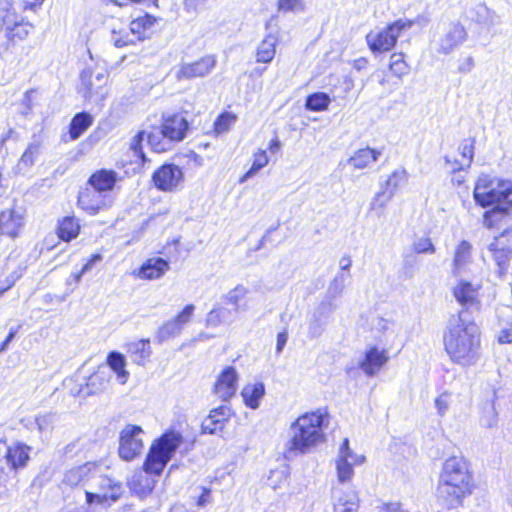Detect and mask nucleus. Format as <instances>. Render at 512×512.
Returning a JSON list of instances; mask_svg holds the SVG:
<instances>
[{
  "instance_id": "obj_1",
  "label": "nucleus",
  "mask_w": 512,
  "mask_h": 512,
  "mask_svg": "<svg viewBox=\"0 0 512 512\" xmlns=\"http://www.w3.org/2000/svg\"><path fill=\"white\" fill-rule=\"evenodd\" d=\"M450 360L462 367L475 365L481 358V331L466 311L452 315L443 335Z\"/></svg>"
},
{
  "instance_id": "obj_2",
  "label": "nucleus",
  "mask_w": 512,
  "mask_h": 512,
  "mask_svg": "<svg viewBox=\"0 0 512 512\" xmlns=\"http://www.w3.org/2000/svg\"><path fill=\"white\" fill-rule=\"evenodd\" d=\"M473 198L483 208L492 207L483 214L486 228L499 227L512 221V182L488 174L476 181Z\"/></svg>"
},
{
  "instance_id": "obj_3",
  "label": "nucleus",
  "mask_w": 512,
  "mask_h": 512,
  "mask_svg": "<svg viewBox=\"0 0 512 512\" xmlns=\"http://www.w3.org/2000/svg\"><path fill=\"white\" fill-rule=\"evenodd\" d=\"M472 475L467 461L461 456H452L443 463L436 498L443 509H454L462 505L463 499L472 493Z\"/></svg>"
},
{
  "instance_id": "obj_4",
  "label": "nucleus",
  "mask_w": 512,
  "mask_h": 512,
  "mask_svg": "<svg viewBox=\"0 0 512 512\" xmlns=\"http://www.w3.org/2000/svg\"><path fill=\"white\" fill-rule=\"evenodd\" d=\"M323 415L319 412L299 416L289 428V441L286 444L290 454H305L324 440Z\"/></svg>"
},
{
  "instance_id": "obj_5",
  "label": "nucleus",
  "mask_w": 512,
  "mask_h": 512,
  "mask_svg": "<svg viewBox=\"0 0 512 512\" xmlns=\"http://www.w3.org/2000/svg\"><path fill=\"white\" fill-rule=\"evenodd\" d=\"M183 441V435L179 431L174 429L165 431L152 443L143 465L144 472L159 476Z\"/></svg>"
},
{
  "instance_id": "obj_6",
  "label": "nucleus",
  "mask_w": 512,
  "mask_h": 512,
  "mask_svg": "<svg viewBox=\"0 0 512 512\" xmlns=\"http://www.w3.org/2000/svg\"><path fill=\"white\" fill-rule=\"evenodd\" d=\"M108 73L103 68L86 67L80 74L79 92L89 102L101 103L108 96Z\"/></svg>"
},
{
  "instance_id": "obj_7",
  "label": "nucleus",
  "mask_w": 512,
  "mask_h": 512,
  "mask_svg": "<svg viewBox=\"0 0 512 512\" xmlns=\"http://www.w3.org/2000/svg\"><path fill=\"white\" fill-rule=\"evenodd\" d=\"M96 483L95 491L85 490L86 503L91 508L98 505L104 508L110 507L124 493V487L121 482L107 476H97L94 478Z\"/></svg>"
},
{
  "instance_id": "obj_8",
  "label": "nucleus",
  "mask_w": 512,
  "mask_h": 512,
  "mask_svg": "<svg viewBox=\"0 0 512 512\" xmlns=\"http://www.w3.org/2000/svg\"><path fill=\"white\" fill-rule=\"evenodd\" d=\"M412 25V21L400 19L378 32L369 33L366 37L369 48L373 52L389 51L396 44L401 32L410 29Z\"/></svg>"
},
{
  "instance_id": "obj_9",
  "label": "nucleus",
  "mask_w": 512,
  "mask_h": 512,
  "mask_svg": "<svg viewBox=\"0 0 512 512\" xmlns=\"http://www.w3.org/2000/svg\"><path fill=\"white\" fill-rule=\"evenodd\" d=\"M144 430L138 425H126L120 432L119 456L131 461L141 454L144 448Z\"/></svg>"
},
{
  "instance_id": "obj_10",
  "label": "nucleus",
  "mask_w": 512,
  "mask_h": 512,
  "mask_svg": "<svg viewBox=\"0 0 512 512\" xmlns=\"http://www.w3.org/2000/svg\"><path fill=\"white\" fill-rule=\"evenodd\" d=\"M488 250L497 266V274L502 277L507 273L512 260V226L495 237Z\"/></svg>"
},
{
  "instance_id": "obj_11",
  "label": "nucleus",
  "mask_w": 512,
  "mask_h": 512,
  "mask_svg": "<svg viewBox=\"0 0 512 512\" xmlns=\"http://www.w3.org/2000/svg\"><path fill=\"white\" fill-rule=\"evenodd\" d=\"M365 461L363 455L356 454L349 446V440L345 438L339 447L336 463L337 478L341 485L348 483L354 476L353 467L361 465Z\"/></svg>"
},
{
  "instance_id": "obj_12",
  "label": "nucleus",
  "mask_w": 512,
  "mask_h": 512,
  "mask_svg": "<svg viewBox=\"0 0 512 512\" xmlns=\"http://www.w3.org/2000/svg\"><path fill=\"white\" fill-rule=\"evenodd\" d=\"M33 29L34 26L29 22H24L13 8L9 9L0 18V31L4 32L7 40L12 43L23 41Z\"/></svg>"
},
{
  "instance_id": "obj_13",
  "label": "nucleus",
  "mask_w": 512,
  "mask_h": 512,
  "mask_svg": "<svg viewBox=\"0 0 512 512\" xmlns=\"http://www.w3.org/2000/svg\"><path fill=\"white\" fill-rule=\"evenodd\" d=\"M155 187L163 192H174L182 187L184 173L182 169L172 163H165L152 175Z\"/></svg>"
},
{
  "instance_id": "obj_14",
  "label": "nucleus",
  "mask_w": 512,
  "mask_h": 512,
  "mask_svg": "<svg viewBox=\"0 0 512 512\" xmlns=\"http://www.w3.org/2000/svg\"><path fill=\"white\" fill-rule=\"evenodd\" d=\"M155 18L145 14L131 21L129 25V32H126L125 39L113 37V43L116 47H124L129 44H134L137 41L144 40L148 37L149 30L154 26Z\"/></svg>"
},
{
  "instance_id": "obj_15",
  "label": "nucleus",
  "mask_w": 512,
  "mask_h": 512,
  "mask_svg": "<svg viewBox=\"0 0 512 512\" xmlns=\"http://www.w3.org/2000/svg\"><path fill=\"white\" fill-rule=\"evenodd\" d=\"M194 311L195 306L193 304H188L173 319L165 322L157 331L158 341L164 342L169 338L179 336L182 333L184 326L191 320Z\"/></svg>"
},
{
  "instance_id": "obj_16",
  "label": "nucleus",
  "mask_w": 512,
  "mask_h": 512,
  "mask_svg": "<svg viewBox=\"0 0 512 512\" xmlns=\"http://www.w3.org/2000/svg\"><path fill=\"white\" fill-rule=\"evenodd\" d=\"M112 203L113 198L110 194H102L92 188H86L78 195L79 207L90 215H95L101 210L109 208Z\"/></svg>"
},
{
  "instance_id": "obj_17",
  "label": "nucleus",
  "mask_w": 512,
  "mask_h": 512,
  "mask_svg": "<svg viewBox=\"0 0 512 512\" xmlns=\"http://www.w3.org/2000/svg\"><path fill=\"white\" fill-rule=\"evenodd\" d=\"M467 38L465 28L459 23H451L443 31L437 42V52L450 54L458 48Z\"/></svg>"
},
{
  "instance_id": "obj_18",
  "label": "nucleus",
  "mask_w": 512,
  "mask_h": 512,
  "mask_svg": "<svg viewBox=\"0 0 512 512\" xmlns=\"http://www.w3.org/2000/svg\"><path fill=\"white\" fill-rule=\"evenodd\" d=\"M238 373L232 366L225 367L219 374L215 385L214 393L224 402H228L237 391Z\"/></svg>"
},
{
  "instance_id": "obj_19",
  "label": "nucleus",
  "mask_w": 512,
  "mask_h": 512,
  "mask_svg": "<svg viewBox=\"0 0 512 512\" xmlns=\"http://www.w3.org/2000/svg\"><path fill=\"white\" fill-rule=\"evenodd\" d=\"M189 124L186 118L179 113L163 115L162 129L164 136L172 142H179L186 136Z\"/></svg>"
},
{
  "instance_id": "obj_20",
  "label": "nucleus",
  "mask_w": 512,
  "mask_h": 512,
  "mask_svg": "<svg viewBox=\"0 0 512 512\" xmlns=\"http://www.w3.org/2000/svg\"><path fill=\"white\" fill-rule=\"evenodd\" d=\"M472 245L462 240L456 246L452 264V274L456 278L467 277L472 272Z\"/></svg>"
},
{
  "instance_id": "obj_21",
  "label": "nucleus",
  "mask_w": 512,
  "mask_h": 512,
  "mask_svg": "<svg viewBox=\"0 0 512 512\" xmlns=\"http://www.w3.org/2000/svg\"><path fill=\"white\" fill-rule=\"evenodd\" d=\"M389 359L388 351L384 348L379 349L376 346L369 347L363 360L359 363L361 370L366 376L376 375Z\"/></svg>"
},
{
  "instance_id": "obj_22",
  "label": "nucleus",
  "mask_w": 512,
  "mask_h": 512,
  "mask_svg": "<svg viewBox=\"0 0 512 512\" xmlns=\"http://www.w3.org/2000/svg\"><path fill=\"white\" fill-rule=\"evenodd\" d=\"M215 65L216 60L214 56H205L196 62L183 64L177 71L176 77L178 80L203 77L209 74Z\"/></svg>"
},
{
  "instance_id": "obj_23",
  "label": "nucleus",
  "mask_w": 512,
  "mask_h": 512,
  "mask_svg": "<svg viewBox=\"0 0 512 512\" xmlns=\"http://www.w3.org/2000/svg\"><path fill=\"white\" fill-rule=\"evenodd\" d=\"M334 512H357L359 497L354 489L335 487L332 492Z\"/></svg>"
},
{
  "instance_id": "obj_24",
  "label": "nucleus",
  "mask_w": 512,
  "mask_h": 512,
  "mask_svg": "<svg viewBox=\"0 0 512 512\" xmlns=\"http://www.w3.org/2000/svg\"><path fill=\"white\" fill-rule=\"evenodd\" d=\"M336 308V305L331 303H320L313 312L309 321L308 335L311 338L319 337L324 332L329 321V317Z\"/></svg>"
},
{
  "instance_id": "obj_25",
  "label": "nucleus",
  "mask_w": 512,
  "mask_h": 512,
  "mask_svg": "<svg viewBox=\"0 0 512 512\" xmlns=\"http://www.w3.org/2000/svg\"><path fill=\"white\" fill-rule=\"evenodd\" d=\"M230 416L231 409L227 405H222L211 410L209 415L202 422V432L207 434H215L218 431H221Z\"/></svg>"
},
{
  "instance_id": "obj_26",
  "label": "nucleus",
  "mask_w": 512,
  "mask_h": 512,
  "mask_svg": "<svg viewBox=\"0 0 512 512\" xmlns=\"http://www.w3.org/2000/svg\"><path fill=\"white\" fill-rule=\"evenodd\" d=\"M117 181L118 174L114 170L100 169L89 177L88 184L99 193L109 194Z\"/></svg>"
},
{
  "instance_id": "obj_27",
  "label": "nucleus",
  "mask_w": 512,
  "mask_h": 512,
  "mask_svg": "<svg viewBox=\"0 0 512 512\" xmlns=\"http://www.w3.org/2000/svg\"><path fill=\"white\" fill-rule=\"evenodd\" d=\"M478 289L479 285H473L462 277L454 287L453 294L462 306H473L477 304Z\"/></svg>"
},
{
  "instance_id": "obj_28",
  "label": "nucleus",
  "mask_w": 512,
  "mask_h": 512,
  "mask_svg": "<svg viewBox=\"0 0 512 512\" xmlns=\"http://www.w3.org/2000/svg\"><path fill=\"white\" fill-rule=\"evenodd\" d=\"M169 269V263L163 258H151L144 262L138 276L142 279H158Z\"/></svg>"
},
{
  "instance_id": "obj_29",
  "label": "nucleus",
  "mask_w": 512,
  "mask_h": 512,
  "mask_svg": "<svg viewBox=\"0 0 512 512\" xmlns=\"http://www.w3.org/2000/svg\"><path fill=\"white\" fill-rule=\"evenodd\" d=\"M23 225L22 216L13 210L0 213V235L15 237Z\"/></svg>"
},
{
  "instance_id": "obj_30",
  "label": "nucleus",
  "mask_w": 512,
  "mask_h": 512,
  "mask_svg": "<svg viewBox=\"0 0 512 512\" xmlns=\"http://www.w3.org/2000/svg\"><path fill=\"white\" fill-rule=\"evenodd\" d=\"M30 448L21 443H15L7 447L6 461L12 469L24 467L29 460Z\"/></svg>"
},
{
  "instance_id": "obj_31",
  "label": "nucleus",
  "mask_w": 512,
  "mask_h": 512,
  "mask_svg": "<svg viewBox=\"0 0 512 512\" xmlns=\"http://www.w3.org/2000/svg\"><path fill=\"white\" fill-rule=\"evenodd\" d=\"M95 477L91 474V464L86 463L84 465L74 467L68 470L63 477V484L70 487L83 485Z\"/></svg>"
},
{
  "instance_id": "obj_32",
  "label": "nucleus",
  "mask_w": 512,
  "mask_h": 512,
  "mask_svg": "<svg viewBox=\"0 0 512 512\" xmlns=\"http://www.w3.org/2000/svg\"><path fill=\"white\" fill-rule=\"evenodd\" d=\"M265 395V386L262 382L249 383L245 385L241 391V396L247 407L257 409L260 401Z\"/></svg>"
},
{
  "instance_id": "obj_33",
  "label": "nucleus",
  "mask_w": 512,
  "mask_h": 512,
  "mask_svg": "<svg viewBox=\"0 0 512 512\" xmlns=\"http://www.w3.org/2000/svg\"><path fill=\"white\" fill-rule=\"evenodd\" d=\"M381 156V151L370 147L357 150L349 159L348 163L355 169H364L371 163L377 161Z\"/></svg>"
},
{
  "instance_id": "obj_34",
  "label": "nucleus",
  "mask_w": 512,
  "mask_h": 512,
  "mask_svg": "<svg viewBox=\"0 0 512 512\" xmlns=\"http://www.w3.org/2000/svg\"><path fill=\"white\" fill-rule=\"evenodd\" d=\"M60 422V416L56 413L47 412L35 417V424L41 439L47 440Z\"/></svg>"
},
{
  "instance_id": "obj_35",
  "label": "nucleus",
  "mask_w": 512,
  "mask_h": 512,
  "mask_svg": "<svg viewBox=\"0 0 512 512\" xmlns=\"http://www.w3.org/2000/svg\"><path fill=\"white\" fill-rule=\"evenodd\" d=\"M107 364L111 370L116 374L117 381L124 385L128 381L129 372L126 370V358L123 354L117 351H111L107 356Z\"/></svg>"
},
{
  "instance_id": "obj_36",
  "label": "nucleus",
  "mask_w": 512,
  "mask_h": 512,
  "mask_svg": "<svg viewBox=\"0 0 512 512\" xmlns=\"http://www.w3.org/2000/svg\"><path fill=\"white\" fill-rule=\"evenodd\" d=\"M128 352L132 360L138 365H144L151 355L149 340H137L128 344Z\"/></svg>"
},
{
  "instance_id": "obj_37",
  "label": "nucleus",
  "mask_w": 512,
  "mask_h": 512,
  "mask_svg": "<svg viewBox=\"0 0 512 512\" xmlns=\"http://www.w3.org/2000/svg\"><path fill=\"white\" fill-rule=\"evenodd\" d=\"M93 123V117L87 112L77 113L70 123V138L77 140Z\"/></svg>"
},
{
  "instance_id": "obj_38",
  "label": "nucleus",
  "mask_w": 512,
  "mask_h": 512,
  "mask_svg": "<svg viewBox=\"0 0 512 512\" xmlns=\"http://www.w3.org/2000/svg\"><path fill=\"white\" fill-rule=\"evenodd\" d=\"M80 231V225L78 221L71 216L64 217L59 221L57 227V234L63 241H71L76 238Z\"/></svg>"
},
{
  "instance_id": "obj_39",
  "label": "nucleus",
  "mask_w": 512,
  "mask_h": 512,
  "mask_svg": "<svg viewBox=\"0 0 512 512\" xmlns=\"http://www.w3.org/2000/svg\"><path fill=\"white\" fill-rule=\"evenodd\" d=\"M41 152V144L38 141L30 143L27 149L22 154L17 169L19 172L25 173L31 166L34 165L35 161L39 157Z\"/></svg>"
},
{
  "instance_id": "obj_40",
  "label": "nucleus",
  "mask_w": 512,
  "mask_h": 512,
  "mask_svg": "<svg viewBox=\"0 0 512 512\" xmlns=\"http://www.w3.org/2000/svg\"><path fill=\"white\" fill-rule=\"evenodd\" d=\"M277 40L274 36H268L261 41L256 51V61L259 63H269L273 60L276 50Z\"/></svg>"
},
{
  "instance_id": "obj_41",
  "label": "nucleus",
  "mask_w": 512,
  "mask_h": 512,
  "mask_svg": "<svg viewBox=\"0 0 512 512\" xmlns=\"http://www.w3.org/2000/svg\"><path fill=\"white\" fill-rule=\"evenodd\" d=\"M269 163L267 152L262 149H258L253 154V162L250 169L239 179V183L242 184L248 179L255 176L262 168Z\"/></svg>"
},
{
  "instance_id": "obj_42",
  "label": "nucleus",
  "mask_w": 512,
  "mask_h": 512,
  "mask_svg": "<svg viewBox=\"0 0 512 512\" xmlns=\"http://www.w3.org/2000/svg\"><path fill=\"white\" fill-rule=\"evenodd\" d=\"M146 139L151 149L157 153L167 151L172 144L171 141L164 136L161 128H156L146 134Z\"/></svg>"
},
{
  "instance_id": "obj_43",
  "label": "nucleus",
  "mask_w": 512,
  "mask_h": 512,
  "mask_svg": "<svg viewBox=\"0 0 512 512\" xmlns=\"http://www.w3.org/2000/svg\"><path fill=\"white\" fill-rule=\"evenodd\" d=\"M393 198L392 192H386L382 188L375 194L369 204V211L374 213L377 217H382L385 212V208Z\"/></svg>"
},
{
  "instance_id": "obj_44",
  "label": "nucleus",
  "mask_w": 512,
  "mask_h": 512,
  "mask_svg": "<svg viewBox=\"0 0 512 512\" xmlns=\"http://www.w3.org/2000/svg\"><path fill=\"white\" fill-rule=\"evenodd\" d=\"M349 277L348 275H345L344 273H338L335 278L330 282L325 300L322 303H331L333 304V301L341 296L344 288H345V281Z\"/></svg>"
},
{
  "instance_id": "obj_45",
  "label": "nucleus",
  "mask_w": 512,
  "mask_h": 512,
  "mask_svg": "<svg viewBox=\"0 0 512 512\" xmlns=\"http://www.w3.org/2000/svg\"><path fill=\"white\" fill-rule=\"evenodd\" d=\"M475 143H476L475 138L464 139L460 143L459 152L461 154L462 160L456 169L463 170V169L469 168L471 166V163H472L473 157H474Z\"/></svg>"
},
{
  "instance_id": "obj_46",
  "label": "nucleus",
  "mask_w": 512,
  "mask_h": 512,
  "mask_svg": "<svg viewBox=\"0 0 512 512\" xmlns=\"http://www.w3.org/2000/svg\"><path fill=\"white\" fill-rule=\"evenodd\" d=\"M331 99L327 93L316 92L306 98L305 107L307 110L319 112L326 110Z\"/></svg>"
},
{
  "instance_id": "obj_47",
  "label": "nucleus",
  "mask_w": 512,
  "mask_h": 512,
  "mask_svg": "<svg viewBox=\"0 0 512 512\" xmlns=\"http://www.w3.org/2000/svg\"><path fill=\"white\" fill-rule=\"evenodd\" d=\"M408 174L404 168L396 169L385 181V184L381 185V188L386 192H392L393 196L399 189V187L407 181Z\"/></svg>"
},
{
  "instance_id": "obj_48",
  "label": "nucleus",
  "mask_w": 512,
  "mask_h": 512,
  "mask_svg": "<svg viewBox=\"0 0 512 512\" xmlns=\"http://www.w3.org/2000/svg\"><path fill=\"white\" fill-rule=\"evenodd\" d=\"M230 311L220 305H215L206 316V325L209 327H217L221 323L226 322L230 318Z\"/></svg>"
},
{
  "instance_id": "obj_49",
  "label": "nucleus",
  "mask_w": 512,
  "mask_h": 512,
  "mask_svg": "<svg viewBox=\"0 0 512 512\" xmlns=\"http://www.w3.org/2000/svg\"><path fill=\"white\" fill-rule=\"evenodd\" d=\"M389 68L398 78H401L410 72V67L404 60V55L402 53H393L391 55Z\"/></svg>"
},
{
  "instance_id": "obj_50",
  "label": "nucleus",
  "mask_w": 512,
  "mask_h": 512,
  "mask_svg": "<svg viewBox=\"0 0 512 512\" xmlns=\"http://www.w3.org/2000/svg\"><path fill=\"white\" fill-rule=\"evenodd\" d=\"M475 15L472 19L478 23L485 25H494L497 23L495 13L490 10L485 4H478L474 8Z\"/></svg>"
},
{
  "instance_id": "obj_51",
  "label": "nucleus",
  "mask_w": 512,
  "mask_h": 512,
  "mask_svg": "<svg viewBox=\"0 0 512 512\" xmlns=\"http://www.w3.org/2000/svg\"><path fill=\"white\" fill-rule=\"evenodd\" d=\"M248 292V288L243 285H238L234 289L230 290L224 296V299L227 304H230L234 307L235 311H239L242 308L241 302L246 297Z\"/></svg>"
},
{
  "instance_id": "obj_52",
  "label": "nucleus",
  "mask_w": 512,
  "mask_h": 512,
  "mask_svg": "<svg viewBox=\"0 0 512 512\" xmlns=\"http://www.w3.org/2000/svg\"><path fill=\"white\" fill-rule=\"evenodd\" d=\"M236 120V115L231 112H224L220 114L214 122V130L216 134L219 135L228 132L236 123Z\"/></svg>"
},
{
  "instance_id": "obj_53",
  "label": "nucleus",
  "mask_w": 512,
  "mask_h": 512,
  "mask_svg": "<svg viewBox=\"0 0 512 512\" xmlns=\"http://www.w3.org/2000/svg\"><path fill=\"white\" fill-rule=\"evenodd\" d=\"M498 413L496 411L494 401H491L484 408L483 414L480 417V425L486 428H492L497 425Z\"/></svg>"
},
{
  "instance_id": "obj_54",
  "label": "nucleus",
  "mask_w": 512,
  "mask_h": 512,
  "mask_svg": "<svg viewBox=\"0 0 512 512\" xmlns=\"http://www.w3.org/2000/svg\"><path fill=\"white\" fill-rule=\"evenodd\" d=\"M146 139V132L139 131L130 142V150L138 157L142 163L146 161V156L143 152V141Z\"/></svg>"
},
{
  "instance_id": "obj_55",
  "label": "nucleus",
  "mask_w": 512,
  "mask_h": 512,
  "mask_svg": "<svg viewBox=\"0 0 512 512\" xmlns=\"http://www.w3.org/2000/svg\"><path fill=\"white\" fill-rule=\"evenodd\" d=\"M413 250L418 254H433L435 247L429 237H418L413 242Z\"/></svg>"
},
{
  "instance_id": "obj_56",
  "label": "nucleus",
  "mask_w": 512,
  "mask_h": 512,
  "mask_svg": "<svg viewBox=\"0 0 512 512\" xmlns=\"http://www.w3.org/2000/svg\"><path fill=\"white\" fill-rule=\"evenodd\" d=\"M279 10L297 11L302 9V0H278Z\"/></svg>"
},
{
  "instance_id": "obj_57",
  "label": "nucleus",
  "mask_w": 512,
  "mask_h": 512,
  "mask_svg": "<svg viewBox=\"0 0 512 512\" xmlns=\"http://www.w3.org/2000/svg\"><path fill=\"white\" fill-rule=\"evenodd\" d=\"M287 478L288 475L286 470L272 471L271 476L269 477L270 485L273 487V489H277L278 487H280V482L287 481Z\"/></svg>"
},
{
  "instance_id": "obj_58",
  "label": "nucleus",
  "mask_w": 512,
  "mask_h": 512,
  "mask_svg": "<svg viewBox=\"0 0 512 512\" xmlns=\"http://www.w3.org/2000/svg\"><path fill=\"white\" fill-rule=\"evenodd\" d=\"M435 406L439 415L443 416L449 407V394L445 392L437 397L435 400Z\"/></svg>"
},
{
  "instance_id": "obj_59",
  "label": "nucleus",
  "mask_w": 512,
  "mask_h": 512,
  "mask_svg": "<svg viewBox=\"0 0 512 512\" xmlns=\"http://www.w3.org/2000/svg\"><path fill=\"white\" fill-rule=\"evenodd\" d=\"M206 0H184L183 5L187 13H197L205 5Z\"/></svg>"
},
{
  "instance_id": "obj_60",
  "label": "nucleus",
  "mask_w": 512,
  "mask_h": 512,
  "mask_svg": "<svg viewBox=\"0 0 512 512\" xmlns=\"http://www.w3.org/2000/svg\"><path fill=\"white\" fill-rule=\"evenodd\" d=\"M498 341L501 344L512 343V323L507 328L500 331Z\"/></svg>"
},
{
  "instance_id": "obj_61",
  "label": "nucleus",
  "mask_w": 512,
  "mask_h": 512,
  "mask_svg": "<svg viewBox=\"0 0 512 512\" xmlns=\"http://www.w3.org/2000/svg\"><path fill=\"white\" fill-rule=\"evenodd\" d=\"M288 340V331L284 329L283 331L277 334V343H276V353L280 354Z\"/></svg>"
},
{
  "instance_id": "obj_62",
  "label": "nucleus",
  "mask_w": 512,
  "mask_h": 512,
  "mask_svg": "<svg viewBox=\"0 0 512 512\" xmlns=\"http://www.w3.org/2000/svg\"><path fill=\"white\" fill-rule=\"evenodd\" d=\"M101 260L100 254H94L90 257V259L83 265L81 268V273H86L92 269L94 264Z\"/></svg>"
},
{
  "instance_id": "obj_63",
  "label": "nucleus",
  "mask_w": 512,
  "mask_h": 512,
  "mask_svg": "<svg viewBox=\"0 0 512 512\" xmlns=\"http://www.w3.org/2000/svg\"><path fill=\"white\" fill-rule=\"evenodd\" d=\"M382 512H409L402 508L400 503H389L385 504L382 508Z\"/></svg>"
},
{
  "instance_id": "obj_64",
  "label": "nucleus",
  "mask_w": 512,
  "mask_h": 512,
  "mask_svg": "<svg viewBox=\"0 0 512 512\" xmlns=\"http://www.w3.org/2000/svg\"><path fill=\"white\" fill-rule=\"evenodd\" d=\"M475 65L474 58L472 56H468L466 60L459 67L461 72H470Z\"/></svg>"
}]
</instances>
